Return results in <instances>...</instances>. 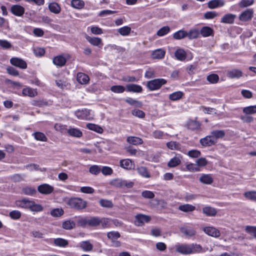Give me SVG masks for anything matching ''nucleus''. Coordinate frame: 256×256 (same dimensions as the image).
Returning <instances> with one entry per match:
<instances>
[{
	"mask_svg": "<svg viewBox=\"0 0 256 256\" xmlns=\"http://www.w3.org/2000/svg\"><path fill=\"white\" fill-rule=\"evenodd\" d=\"M176 251L182 254H190L204 252L202 246L196 244H178L176 246Z\"/></svg>",
	"mask_w": 256,
	"mask_h": 256,
	"instance_id": "f257e3e1",
	"label": "nucleus"
},
{
	"mask_svg": "<svg viewBox=\"0 0 256 256\" xmlns=\"http://www.w3.org/2000/svg\"><path fill=\"white\" fill-rule=\"evenodd\" d=\"M16 205L22 208H28L30 210L34 212H40L43 210V206L41 204H37L34 201L30 200L28 198L16 201Z\"/></svg>",
	"mask_w": 256,
	"mask_h": 256,
	"instance_id": "f03ea898",
	"label": "nucleus"
},
{
	"mask_svg": "<svg viewBox=\"0 0 256 256\" xmlns=\"http://www.w3.org/2000/svg\"><path fill=\"white\" fill-rule=\"evenodd\" d=\"M67 204L72 208L80 210L85 208L87 202L80 198H72L68 200Z\"/></svg>",
	"mask_w": 256,
	"mask_h": 256,
	"instance_id": "7ed1b4c3",
	"label": "nucleus"
},
{
	"mask_svg": "<svg viewBox=\"0 0 256 256\" xmlns=\"http://www.w3.org/2000/svg\"><path fill=\"white\" fill-rule=\"evenodd\" d=\"M111 185L118 188H131L134 185V182L132 181L123 180L122 178H116L110 181Z\"/></svg>",
	"mask_w": 256,
	"mask_h": 256,
	"instance_id": "20e7f679",
	"label": "nucleus"
},
{
	"mask_svg": "<svg viewBox=\"0 0 256 256\" xmlns=\"http://www.w3.org/2000/svg\"><path fill=\"white\" fill-rule=\"evenodd\" d=\"M166 83V80L164 78H157L148 81L146 86L150 90H158Z\"/></svg>",
	"mask_w": 256,
	"mask_h": 256,
	"instance_id": "39448f33",
	"label": "nucleus"
},
{
	"mask_svg": "<svg viewBox=\"0 0 256 256\" xmlns=\"http://www.w3.org/2000/svg\"><path fill=\"white\" fill-rule=\"evenodd\" d=\"M151 220L150 216L144 214H138L135 216L134 224L138 226H142L145 223L148 222Z\"/></svg>",
	"mask_w": 256,
	"mask_h": 256,
	"instance_id": "423d86ee",
	"label": "nucleus"
},
{
	"mask_svg": "<svg viewBox=\"0 0 256 256\" xmlns=\"http://www.w3.org/2000/svg\"><path fill=\"white\" fill-rule=\"evenodd\" d=\"M92 111L87 110L84 109L81 110H77L76 112V116L80 119L90 120H92L94 117V114L91 113Z\"/></svg>",
	"mask_w": 256,
	"mask_h": 256,
	"instance_id": "0eeeda50",
	"label": "nucleus"
},
{
	"mask_svg": "<svg viewBox=\"0 0 256 256\" xmlns=\"http://www.w3.org/2000/svg\"><path fill=\"white\" fill-rule=\"evenodd\" d=\"M54 190V187L47 184H40L38 187V190L40 193L46 195L50 194Z\"/></svg>",
	"mask_w": 256,
	"mask_h": 256,
	"instance_id": "6e6552de",
	"label": "nucleus"
},
{
	"mask_svg": "<svg viewBox=\"0 0 256 256\" xmlns=\"http://www.w3.org/2000/svg\"><path fill=\"white\" fill-rule=\"evenodd\" d=\"M10 64L22 69H26L27 68L26 62L23 60L18 58H12L10 60Z\"/></svg>",
	"mask_w": 256,
	"mask_h": 256,
	"instance_id": "1a4fd4ad",
	"label": "nucleus"
},
{
	"mask_svg": "<svg viewBox=\"0 0 256 256\" xmlns=\"http://www.w3.org/2000/svg\"><path fill=\"white\" fill-rule=\"evenodd\" d=\"M200 142L202 146L206 147L214 145L216 142L210 134L200 139Z\"/></svg>",
	"mask_w": 256,
	"mask_h": 256,
	"instance_id": "9d476101",
	"label": "nucleus"
},
{
	"mask_svg": "<svg viewBox=\"0 0 256 256\" xmlns=\"http://www.w3.org/2000/svg\"><path fill=\"white\" fill-rule=\"evenodd\" d=\"M203 230L206 234L211 236L218 238L220 236V232L214 227H205L204 228Z\"/></svg>",
	"mask_w": 256,
	"mask_h": 256,
	"instance_id": "9b49d317",
	"label": "nucleus"
},
{
	"mask_svg": "<svg viewBox=\"0 0 256 256\" xmlns=\"http://www.w3.org/2000/svg\"><path fill=\"white\" fill-rule=\"evenodd\" d=\"M182 233L188 237L194 236L196 232L194 229L190 226H184L180 228Z\"/></svg>",
	"mask_w": 256,
	"mask_h": 256,
	"instance_id": "f8f14e48",
	"label": "nucleus"
},
{
	"mask_svg": "<svg viewBox=\"0 0 256 256\" xmlns=\"http://www.w3.org/2000/svg\"><path fill=\"white\" fill-rule=\"evenodd\" d=\"M10 12L16 16H22L24 12V8L20 5H13L10 8Z\"/></svg>",
	"mask_w": 256,
	"mask_h": 256,
	"instance_id": "ddd939ff",
	"label": "nucleus"
},
{
	"mask_svg": "<svg viewBox=\"0 0 256 256\" xmlns=\"http://www.w3.org/2000/svg\"><path fill=\"white\" fill-rule=\"evenodd\" d=\"M253 12L252 9H247L240 14L239 19L243 22L248 21L252 19Z\"/></svg>",
	"mask_w": 256,
	"mask_h": 256,
	"instance_id": "4468645a",
	"label": "nucleus"
},
{
	"mask_svg": "<svg viewBox=\"0 0 256 256\" xmlns=\"http://www.w3.org/2000/svg\"><path fill=\"white\" fill-rule=\"evenodd\" d=\"M188 56L187 52L182 48L177 49L174 52L176 58L180 61H184Z\"/></svg>",
	"mask_w": 256,
	"mask_h": 256,
	"instance_id": "2eb2a0df",
	"label": "nucleus"
},
{
	"mask_svg": "<svg viewBox=\"0 0 256 256\" xmlns=\"http://www.w3.org/2000/svg\"><path fill=\"white\" fill-rule=\"evenodd\" d=\"M120 166L126 170H130L134 168V162L130 159H124L120 162Z\"/></svg>",
	"mask_w": 256,
	"mask_h": 256,
	"instance_id": "dca6fc26",
	"label": "nucleus"
},
{
	"mask_svg": "<svg viewBox=\"0 0 256 256\" xmlns=\"http://www.w3.org/2000/svg\"><path fill=\"white\" fill-rule=\"evenodd\" d=\"M66 62V59L62 55H59L53 58V63L60 67L63 66Z\"/></svg>",
	"mask_w": 256,
	"mask_h": 256,
	"instance_id": "f3484780",
	"label": "nucleus"
},
{
	"mask_svg": "<svg viewBox=\"0 0 256 256\" xmlns=\"http://www.w3.org/2000/svg\"><path fill=\"white\" fill-rule=\"evenodd\" d=\"M126 91L133 92H141L142 90V87L136 84H127L126 86Z\"/></svg>",
	"mask_w": 256,
	"mask_h": 256,
	"instance_id": "a211bd4d",
	"label": "nucleus"
},
{
	"mask_svg": "<svg viewBox=\"0 0 256 256\" xmlns=\"http://www.w3.org/2000/svg\"><path fill=\"white\" fill-rule=\"evenodd\" d=\"M227 74L230 78H238L242 76V72L238 69H233L228 71Z\"/></svg>",
	"mask_w": 256,
	"mask_h": 256,
	"instance_id": "6ab92c4d",
	"label": "nucleus"
},
{
	"mask_svg": "<svg viewBox=\"0 0 256 256\" xmlns=\"http://www.w3.org/2000/svg\"><path fill=\"white\" fill-rule=\"evenodd\" d=\"M236 16L232 14H228L224 16L220 20V22L225 24H232L234 22Z\"/></svg>",
	"mask_w": 256,
	"mask_h": 256,
	"instance_id": "aec40b11",
	"label": "nucleus"
},
{
	"mask_svg": "<svg viewBox=\"0 0 256 256\" xmlns=\"http://www.w3.org/2000/svg\"><path fill=\"white\" fill-rule=\"evenodd\" d=\"M224 0H212L208 3V7L213 9L224 5Z\"/></svg>",
	"mask_w": 256,
	"mask_h": 256,
	"instance_id": "412c9836",
	"label": "nucleus"
},
{
	"mask_svg": "<svg viewBox=\"0 0 256 256\" xmlns=\"http://www.w3.org/2000/svg\"><path fill=\"white\" fill-rule=\"evenodd\" d=\"M201 124L198 121L190 120L188 122L187 127L192 130H198L200 128Z\"/></svg>",
	"mask_w": 256,
	"mask_h": 256,
	"instance_id": "4be33fe9",
	"label": "nucleus"
},
{
	"mask_svg": "<svg viewBox=\"0 0 256 256\" xmlns=\"http://www.w3.org/2000/svg\"><path fill=\"white\" fill-rule=\"evenodd\" d=\"M76 80L80 84H86L89 81V77L88 75L82 72H78L77 74Z\"/></svg>",
	"mask_w": 256,
	"mask_h": 256,
	"instance_id": "5701e85b",
	"label": "nucleus"
},
{
	"mask_svg": "<svg viewBox=\"0 0 256 256\" xmlns=\"http://www.w3.org/2000/svg\"><path fill=\"white\" fill-rule=\"evenodd\" d=\"M210 135L216 142L219 138H222L225 136V132L223 130H214L210 132Z\"/></svg>",
	"mask_w": 256,
	"mask_h": 256,
	"instance_id": "b1692460",
	"label": "nucleus"
},
{
	"mask_svg": "<svg viewBox=\"0 0 256 256\" xmlns=\"http://www.w3.org/2000/svg\"><path fill=\"white\" fill-rule=\"evenodd\" d=\"M200 33L203 37H208L210 36H213L214 30L209 26H204L202 28Z\"/></svg>",
	"mask_w": 256,
	"mask_h": 256,
	"instance_id": "393cba45",
	"label": "nucleus"
},
{
	"mask_svg": "<svg viewBox=\"0 0 256 256\" xmlns=\"http://www.w3.org/2000/svg\"><path fill=\"white\" fill-rule=\"evenodd\" d=\"M48 8L50 12L58 14L60 12L61 8L60 5L55 2H52L48 4Z\"/></svg>",
	"mask_w": 256,
	"mask_h": 256,
	"instance_id": "a878e982",
	"label": "nucleus"
},
{
	"mask_svg": "<svg viewBox=\"0 0 256 256\" xmlns=\"http://www.w3.org/2000/svg\"><path fill=\"white\" fill-rule=\"evenodd\" d=\"M204 214L209 216H215L217 213L216 209L210 206H206L202 208Z\"/></svg>",
	"mask_w": 256,
	"mask_h": 256,
	"instance_id": "bb28decb",
	"label": "nucleus"
},
{
	"mask_svg": "<svg viewBox=\"0 0 256 256\" xmlns=\"http://www.w3.org/2000/svg\"><path fill=\"white\" fill-rule=\"evenodd\" d=\"M53 242L55 246L63 248L66 247L68 244V240L62 238H54Z\"/></svg>",
	"mask_w": 256,
	"mask_h": 256,
	"instance_id": "cd10ccee",
	"label": "nucleus"
},
{
	"mask_svg": "<svg viewBox=\"0 0 256 256\" xmlns=\"http://www.w3.org/2000/svg\"><path fill=\"white\" fill-rule=\"evenodd\" d=\"M22 94L25 96L34 97L37 95L38 92L36 90L27 88H24L22 91Z\"/></svg>",
	"mask_w": 256,
	"mask_h": 256,
	"instance_id": "c85d7f7f",
	"label": "nucleus"
},
{
	"mask_svg": "<svg viewBox=\"0 0 256 256\" xmlns=\"http://www.w3.org/2000/svg\"><path fill=\"white\" fill-rule=\"evenodd\" d=\"M200 181L204 184H210L213 182L212 176L208 174H203L200 178Z\"/></svg>",
	"mask_w": 256,
	"mask_h": 256,
	"instance_id": "c756f323",
	"label": "nucleus"
},
{
	"mask_svg": "<svg viewBox=\"0 0 256 256\" xmlns=\"http://www.w3.org/2000/svg\"><path fill=\"white\" fill-rule=\"evenodd\" d=\"M166 52L162 49H158L154 50L152 54L154 59H162L164 58Z\"/></svg>",
	"mask_w": 256,
	"mask_h": 256,
	"instance_id": "7c9ffc66",
	"label": "nucleus"
},
{
	"mask_svg": "<svg viewBox=\"0 0 256 256\" xmlns=\"http://www.w3.org/2000/svg\"><path fill=\"white\" fill-rule=\"evenodd\" d=\"M127 142L133 145H138L142 144L143 140L141 138L136 136H128L127 138Z\"/></svg>",
	"mask_w": 256,
	"mask_h": 256,
	"instance_id": "2f4dec72",
	"label": "nucleus"
},
{
	"mask_svg": "<svg viewBox=\"0 0 256 256\" xmlns=\"http://www.w3.org/2000/svg\"><path fill=\"white\" fill-rule=\"evenodd\" d=\"M196 207L190 204H184L178 206V210L184 212H190L194 211Z\"/></svg>",
	"mask_w": 256,
	"mask_h": 256,
	"instance_id": "473e14b6",
	"label": "nucleus"
},
{
	"mask_svg": "<svg viewBox=\"0 0 256 256\" xmlns=\"http://www.w3.org/2000/svg\"><path fill=\"white\" fill-rule=\"evenodd\" d=\"M76 223L74 220H67L64 221L62 224L63 228L67 230H70L75 227Z\"/></svg>",
	"mask_w": 256,
	"mask_h": 256,
	"instance_id": "72a5a7b5",
	"label": "nucleus"
},
{
	"mask_svg": "<svg viewBox=\"0 0 256 256\" xmlns=\"http://www.w3.org/2000/svg\"><path fill=\"white\" fill-rule=\"evenodd\" d=\"M184 94L183 92L181 91H177L170 94L168 98L171 100L176 101L180 100Z\"/></svg>",
	"mask_w": 256,
	"mask_h": 256,
	"instance_id": "f704fd0d",
	"label": "nucleus"
},
{
	"mask_svg": "<svg viewBox=\"0 0 256 256\" xmlns=\"http://www.w3.org/2000/svg\"><path fill=\"white\" fill-rule=\"evenodd\" d=\"M80 247L84 252H90L92 250L93 245L88 241H82L80 244Z\"/></svg>",
	"mask_w": 256,
	"mask_h": 256,
	"instance_id": "c9c22d12",
	"label": "nucleus"
},
{
	"mask_svg": "<svg viewBox=\"0 0 256 256\" xmlns=\"http://www.w3.org/2000/svg\"><path fill=\"white\" fill-rule=\"evenodd\" d=\"M86 128L99 134H102L103 132V129L100 126L94 124H88Z\"/></svg>",
	"mask_w": 256,
	"mask_h": 256,
	"instance_id": "e433bc0d",
	"label": "nucleus"
},
{
	"mask_svg": "<svg viewBox=\"0 0 256 256\" xmlns=\"http://www.w3.org/2000/svg\"><path fill=\"white\" fill-rule=\"evenodd\" d=\"M22 192L28 196H34L36 194V190L35 188L32 187L26 186L22 189Z\"/></svg>",
	"mask_w": 256,
	"mask_h": 256,
	"instance_id": "4c0bfd02",
	"label": "nucleus"
},
{
	"mask_svg": "<svg viewBox=\"0 0 256 256\" xmlns=\"http://www.w3.org/2000/svg\"><path fill=\"white\" fill-rule=\"evenodd\" d=\"M87 40L93 46H100V44L102 45V39L97 37L90 38L88 37Z\"/></svg>",
	"mask_w": 256,
	"mask_h": 256,
	"instance_id": "58836bf2",
	"label": "nucleus"
},
{
	"mask_svg": "<svg viewBox=\"0 0 256 256\" xmlns=\"http://www.w3.org/2000/svg\"><path fill=\"white\" fill-rule=\"evenodd\" d=\"M187 32L184 30H180L174 33L173 37L176 40H180L186 37Z\"/></svg>",
	"mask_w": 256,
	"mask_h": 256,
	"instance_id": "ea45409f",
	"label": "nucleus"
},
{
	"mask_svg": "<svg viewBox=\"0 0 256 256\" xmlns=\"http://www.w3.org/2000/svg\"><path fill=\"white\" fill-rule=\"evenodd\" d=\"M181 162V160L178 157L175 156L168 162V166L170 168H174L179 165Z\"/></svg>",
	"mask_w": 256,
	"mask_h": 256,
	"instance_id": "a19ab883",
	"label": "nucleus"
},
{
	"mask_svg": "<svg viewBox=\"0 0 256 256\" xmlns=\"http://www.w3.org/2000/svg\"><path fill=\"white\" fill-rule=\"evenodd\" d=\"M68 134L72 136L80 138L82 136V132L77 128H70L68 130Z\"/></svg>",
	"mask_w": 256,
	"mask_h": 256,
	"instance_id": "79ce46f5",
	"label": "nucleus"
},
{
	"mask_svg": "<svg viewBox=\"0 0 256 256\" xmlns=\"http://www.w3.org/2000/svg\"><path fill=\"white\" fill-rule=\"evenodd\" d=\"M244 197L250 200L256 202V191H249L244 194Z\"/></svg>",
	"mask_w": 256,
	"mask_h": 256,
	"instance_id": "37998d69",
	"label": "nucleus"
},
{
	"mask_svg": "<svg viewBox=\"0 0 256 256\" xmlns=\"http://www.w3.org/2000/svg\"><path fill=\"white\" fill-rule=\"evenodd\" d=\"M200 32L198 30L196 29V28H193V29H192L190 30L189 32H187V34H188V36H187L188 38L189 39H194V38H198L199 34H200Z\"/></svg>",
	"mask_w": 256,
	"mask_h": 256,
	"instance_id": "c03bdc74",
	"label": "nucleus"
},
{
	"mask_svg": "<svg viewBox=\"0 0 256 256\" xmlns=\"http://www.w3.org/2000/svg\"><path fill=\"white\" fill-rule=\"evenodd\" d=\"M242 112L246 114H252L256 113V106L244 107Z\"/></svg>",
	"mask_w": 256,
	"mask_h": 256,
	"instance_id": "a18cd8bd",
	"label": "nucleus"
},
{
	"mask_svg": "<svg viewBox=\"0 0 256 256\" xmlns=\"http://www.w3.org/2000/svg\"><path fill=\"white\" fill-rule=\"evenodd\" d=\"M167 147L172 150H179L180 149V144L176 142H170L166 143Z\"/></svg>",
	"mask_w": 256,
	"mask_h": 256,
	"instance_id": "49530a36",
	"label": "nucleus"
},
{
	"mask_svg": "<svg viewBox=\"0 0 256 256\" xmlns=\"http://www.w3.org/2000/svg\"><path fill=\"white\" fill-rule=\"evenodd\" d=\"M118 32L122 36H127L130 34L131 28L128 26H124L118 29Z\"/></svg>",
	"mask_w": 256,
	"mask_h": 256,
	"instance_id": "de8ad7c7",
	"label": "nucleus"
},
{
	"mask_svg": "<svg viewBox=\"0 0 256 256\" xmlns=\"http://www.w3.org/2000/svg\"><path fill=\"white\" fill-rule=\"evenodd\" d=\"M84 5V2L82 0H72L71 2V6L75 8L81 9Z\"/></svg>",
	"mask_w": 256,
	"mask_h": 256,
	"instance_id": "09e8293b",
	"label": "nucleus"
},
{
	"mask_svg": "<svg viewBox=\"0 0 256 256\" xmlns=\"http://www.w3.org/2000/svg\"><path fill=\"white\" fill-rule=\"evenodd\" d=\"M120 236V234L118 232L112 231L107 233V237L111 241L118 240Z\"/></svg>",
	"mask_w": 256,
	"mask_h": 256,
	"instance_id": "8fccbe9b",
	"label": "nucleus"
},
{
	"mask_svg": "<svg viewBox=\"0 0 256 256\" xmlns=\"http://www.w3.org/2000/svg\"><path fill=\"white\" fill-rule=\"evenodd\" d=\"M100 225V218L98 216H92L89 218V226L96 227Z\"/></svg>",
	"mask_w": 256,
	"mask_h": 256,
	"instance_id": "3c124183",
	"label": "nucleus"
},
{
	"mask_svg": "<svg viewBox=\"0 0 256 256\" xmlns=\"http://www.w3.org/2000/svg\"><path fill=\"white\" fill-rule=\"evenodd\" d=\"M64 211L62 208L52 209L50 211V214L54 217H58L63 215Z\"/></svg>",
	"mask_w": 256,
	"mask_h": 256,
	"instance_id": "603ef678",
	"label": "nucleus"
},
{
	"mask_svg": "<svg viewBox=\"0 0 256 256\" xmlns=\"http://www.w3.org/2000/svg\"><path fill=\"white\" fill-rule=\"evenodd\" d=\"M33 136L37 140H40L42 142L47 141V138L46 137L44 134L41 132H36L33 134Z\"/></svg>",
	"mask_w": 256,
	"mask_h": 256,
	"instance_id": "864d4df0",
	"label": "nucleus"
},
{
	"mask_svg": "<svg viewBox=\"0 0 256 256\" xmlns=\"http://www.w3.org/2000/svg\"><path fill=\"white\" fill-rule=\"evenodd\" d=\"M0 46L4 50H9L12 47L10 42L5 40H0Z\"/></svg>",
	"mask_w": 256,
	"mask_h": 256,
	"instance_id": "5fc2aeb1",
	"label": "nucleus"
},
{
	"mask_svg": "<svg viewBox=\"0 0 256 256\" xmlns=\"http://www.w3.org/2000/svg\"><path fill=\"white\" fill-rule=\"evenodd\" d=\"M99 203L100 205L104 208H112L113 206V204L110 200L102 199L100 200Z\"/></svg>",
	"mask_w": 256,
	"mask_h": 256,
	"instance_id": "6e6d98bb",
	"label": "nucleus"
},
{
	"mask_svg": "<svg viewBox=\"0 0 256 256\" xmlns=\"http://www.w3.org/2000/svg\"><path fill=\"white\" fill-rule=\"evenodd\" d=\"M110 90L115 93H122L125 90V88L122 86H113L110 88Z\"/></svg>",
	"mask_w": 256,
	"mask_h": 256,
	"instance_id": "4d7b16f0",
	"label": "nucleus"
},
{
	"mask_svg": "<svg viewBox=\"0 0 256 256\" xmlns=\"http://www.w3.org/2000/svg\"><path fill=\"white\" fill-rule=\"evenodd\" d=\"M170 31V28L168 26H163L162 28H160L158 32H157V35L160 36H164L167 34H168Z\"/></svg>",
	"mask_w": 256,
	"mask_h": 256,
	"instance_id": "13d9d810",
	"label": "nucleus"
},
{
	"mask_svg": "<svg viewBox=\"0 0 256 256\" xmlns=\"http://www.w3.org/2000/svg\"><path fill=\"white\" fill-rule=\"evenodd\" d=\"M137 170L138 174L142 176L145 178H149L150 174L148 172V170L146 167L140 166L137 168Z\"/></svg>",
	"mask_w": 256,
	"mask_h": 256,
	"instance_id": "bf43d9fd",
	"label": "nucleus"
},
{
	"mask_svg": "<svg viewBox=\"0 0 256 256\" xmlns=\"http://www.w3.org/2000/svg\"><path fill=\"white\" fill-rule=\"evenodd\" d=\"M125 101L128 104L132 106H136L140 107L142 104L140 102L132 99L130 98H128L126 99Z\"/></svg>",
	"mask_w": 256,
	"mask_h": 256,
	"instance_id": "052dcab7",
	"label": "nucleus"
},
{
	"mask_svg": "<svg viewBox=\"0 0 256 256\" xmlns=\"http://www.w3.org/2000/svg\"><path fill=\"white\" fill-rule=\"evenodd\" d=\"M206 80L211 84H216L218 82L219 77L218 74H214L208 75Z\"/></svg>",
	"mask_w": 256,
	"mask_h": 256,
	"instance_id": "680f3d73",
	"label": "nucleus"
},
{
	"mask_svg": "<svg viewBox=\"0 0 256 256\" xmlns=\"http://www.w3.org/2000/svg\"><path fill=\"white\" fill-rule=\"evenodd\" d=\"M78 226L85 228L86 226H89V218H80L78 220Z\"/></svg>",
	"mask_w": 256,
	"mask_h": 256,
	"instance_id": "e2e57ef3",
	"label": "nucleus"
},
{
	"mask_svg": "<svg viewBox=\"0 0 256 256\" xmlns=\"http://www.w3.org/2000/svg\"><path fill=\"white\" fill-rule=\"evenodd\" d=\"M186 168L188 170L192 172L200 171V168L196 164H190L186 165Z\"/></svg>",
	"mask_w": 256,
	"mask_h": 256,
	"instance_id": "0e129e2a",
	"label": "nucleus"
},
{
	"mask_svg": "<svg viewBox=\"0 0 256 256\" xmlns=\"http://www.w3.org/2000/svg\"><path fill=\"white\" fill-rule=\"evenodd\" d=\"M132 114L133 116H137L139 118H144L145 116L144 112L140 110L134 109L132 110Z\"/></svg>",
	"mask_w": 256,
	"mask_h": 256,
	"instance_id": "69168bd1",
	"label": "nucleus"
},
{
	"mask_svg": "<svg viewBox=\"0 0 256 256\" xmlns=\"http://www.w3.org/2000/svg\"><path fill=\"white\" fill-rule=\"evenodd\" d=\"M90 173L96 175L100 172V168L96 165H93L89 168Z\"/></svg>",
	"mask_w": 256,
	"mask_h": 256,
	"instance_id": "338daca9",
	"label": "nucleus"
},
{
	"mask_svg": "<svg viewBox=\"0 0 256 256\" xmlns=\"http://www.w3.org/2000/svg\"><path fill=\"white\" fill-rule=\"evenodd\" d=\"M246 230L256 238V226H247L246 228Z\"/></svg>",
	"mask_w": 256,
	"mask_h": 256,
	"instance_id": "774afa93",
	"label": "nucleus"
}]
</instances>
